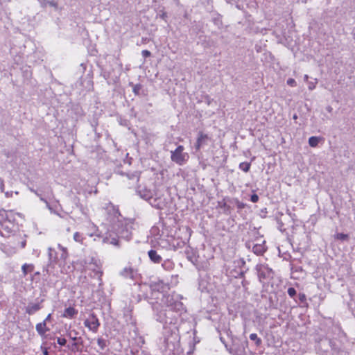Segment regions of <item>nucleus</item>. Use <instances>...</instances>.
Masks as SVG:
<instances>
[{"mask_svg": "<svg viewBox=\"0 0 355 355\" xmlns=\"http://www.w3.org/2000/svg\"><path fill=\"white\" fill-rule=\"evenodd\" d=\"M183 146H178L175 150L171 152V159L177 164L182 166L185 164L189 158L187 153L184 152Z\"/></svg>", "mask_w": 355, "mask_h": 355, "instance_id": "1", "label": "nucleus"}, {"mask_svg": "<svg viewBox=\"0 0 355 355\" xmlns=\"http://www.w3.org/2000/svg\"><path fill=\"white\" fill-rule=\"evenodd\" d=\"M84 324L90 331H92L93 332H96L100 326V322H99L97 317L94 313H92L85 320Z\"/></svg>", "mask_w": 355, "mask_h": 355, "instance_id": "2", "label": "nucleus"}, {"mask_svg": "<svg viewBox=\"0 0 355 355\" xmlns=\"http://www.w3.org/2000/svg\"><path fill=\"white\" fill-rule=\"evenodd\" d=\"M85 270H92L100 278L103 274L101 264L99 261L92 259L91 261L85 266Z\"/></svg>", "mask_w": 355, "mask_h": 355, "instance_id": "3", "label": "nucleus"}, {"mask_svg": "<svg viewBox=\"0 0 355 355\" xmlns=\"http://www.w3.org/2000/svg\"><path fill=\"white\" fill-rule=\"evenodd\" d=\"M259 277L269 278L272 275V269L269 268L267 266L261 265L258 269Z\"/></svg>", "mask_w": 355, "mask_h": 355, "instance_id": "4", "label": "nucleus"}, {"mask_svg": "<svg viewBox=\"0 0 355 355\" xmlns=\"http://www.w3.org/2000/svg\"><path fill=\"white\" fill-rule=\"evenodd\" d=\"M40 305L38 303H30L26 308V312L29 315H32L40 310Z\"/></svg>", "mask_w": 355, "mask_h": 355, "instance_id": "5", "label": "nucleus"}, {"mask_svg": "<svg viewBox=\"0 0 355 355\" xmlns=\"http://www.w3.org/2000/svg\"><path fill=\"white\" fill-rule=\"evenodd\" d=\"M36 331L39 334L43 336L47 332L49 329L46 327V320H44L42 322L38 323L36 325Z\"/></svg>", "mask_w": 355, "mask_h": 355, "instance_id": "6", "label": "nucleus"}, {"mask_svg": "<svg viewBox=\"0 0 355 355\" xmlns=\"http://www.w3.org/2000/svg\"><path fill=\"white\" fill-rule=\"evenodd\" d=\"M77 313L78 311L76 310L74 308L68 307L64 310L62 316L64 318H73Z\"/></svg>", "mask_w": 355, "mask_h": 355, "instance_id": "7", "label": "nucleus"}, {"mask_svg": "<svg viewBox=\"0 0 355 355\" xmlns=\"http://www.w3.org/2000/svg\"><path fill=\"white\" fill-rule=\"evenodd\" d=\"M149 258L152 261L159 263L162 261V257L157 253L155 250H151L148 252Z\"/></svg>", "mask_w": 355, "mask_h": 355, "instance_id": "8", "label": "nucleus"}, {"mask_svg": "<svg viewBox=\"0 0 355 355\" xmlns=\"http://www.w3.org/2000/svg\"><path fill=\"white\" fill-rule=\"evenodd\" d=\"M135 274L134 270L131 268H125L121 272V275L123 277L130 279L134 278Z\"/></svg>", "mask_w": 355, "mask_h": 355, "instance_id": "9", "label": "nucleus"}, {"mask_svg": "<svg viewBox=\"0 0 355 355\" xmlns=\"http://www.w3.org/2000/svg\"><path fill=\"white\" fill-rule=\"evenodd\" d=\"M321 140V137L313 136L309 139V144L311 147H316Z\"/></svg>", "mask_w": 355, "mask_h": 355, "instance_id": "10", "label": "nucleus"}, {"mask_svg": "<svg viewBox=\"0 0 355 355\" xmlns=\"http://www.w3.org/2000/svg\"><path fill=\"white\" fill-rule=\"evenodd\" d=\"M207 138V136L206 135L200 133L199 137L197 139L196 144V150H199L201 146L203 144L204 140L206 139Z\"/></svg>", "mask_w": 355, "mask_h": 355, "instance_id": "11", "label": "nucleus"}, {"mask_svg": "<svg viewBox=\"0 0 355 355\" xmlns=\"http://www.w3.org/2000/svg\"><path fill=\"white\" fill-rule=\"evenodd\" d=\"M22 272L24 275L26 276L28 272H32L33 270V266L31 264L25 263L22 266Z\"/></svg>", "mask_w": 355, "mask_h": 355, "instance_id": "12", "label": "nucleus"}, {"mask_svg": "<svg viewBox=\"0 0 355 355\" xmlns=\"http://www.w3.org/2000/svg\"><path fill=\"white\" fill-rule=\"evenodd\" d=\"M58 248L62 251V254L60 255V258L65 261L68 257L67 250L66 248L62 246L61 245H58Z\"/></svg>", "mask_w": 355, "mask_h": 355, "instance_id": "13", "label": "nucleus"}, {"mask_svg": "<svg viewBox=\"0 0 355 355\" xmlns=\"http://www.w3.org/2000/svg\"><path fill=\"white\" fill-rule=\"evenodd\" d=\"M250 168V163L242 162L239 164V168L244 172H248Z\"/></svg>", "mask_w": 355, "mask_h": 355, "instance_id": "14", "label": "nucleus"}, {"mask_svg": "<svg viewBox=\"0 0 355 355\" xmlns=\"http://www.w3.org/2000/svg\"><path fill=\"white\" fill-rule=\"evenodd\" d=\"M335 239L342 241H346L349 239V236L346 234L338 233L334 235Z\"/></svg>", "mask_w": 355, "mask_h": 355, "instance_id": "15", "label": "nucleus"}, {"mask_svg": "<svg viewBox=\"0 0 355 355\" xmlns=\"http://www.w3.org/2000/svg\"><path fill=\"white\" fill-rule=\"evenodd\" d=\"M31 191L32 192H33L35 195H37V196H39V197H40V200H42V202H44L46 205V207H47L49 209H51V207H50V205H49V202H47V201H46V200H45V199H44V198L41 195H40V194L37 193V191H35V190H34V189H31Z\"/></svg>", "mask_w": 355, "mask_h": 355, "instance_id": "16", "label": "nucleus"}, {"mask_svg": "<svg viewBox=\"0 0 355 355\" xmlns=\"http://www.w3.org/2000/svg\"><path fill=\"white\" fill-rule=\"evenodd\" d=\"M250 340L255 341L257 345H259L261 343V339L258 338L256 334H251L250 335Z\"/></svg>", "mask_w": 355, "mask_h": 355, "instance_id": "17", "label": "nucleus"}, {"mask_svg": "<svg viewBox=\"0 0 355 355\" xmlns=\"http://www.w3.org/2000/svg\"><path fill=\"white\" fill-rule=\"evenodd\" d=\"M73 239L75 241L82 243L83 237L79 232H76L73 234Z\"/></svg>", "mask_w": 355, "mask_h": 355, "instance_id": "18", "label": "nucleus"}, {"mask_svg": "<svg viewBox=\"0 0 355 355\" xmlns=\"http://www.w3.org/2000/svg\"><path fill=\"white\" fill-rule=\"evenodd\" d=\"M97 343L101 349H103L106 346V341L103 338H98Z\"/></svg>", "mask_w": 355, "mask_h": 355, "instance_id": "19", "label": "nucleus"}, {"mask_svg": "<svg viewBox=\"0 0 355 355\" xmlns=\"http://www.w3.org/2000/svg\"><path fill=\"white\" fill-rule=\"evenodd\" d=\"M317 84V80H315L314 82L310 81L308 83V87L309 90H313L315 88Z\"/></svg>", "mask_w": 355, "mask_h": 355, "instance_id": "20", "label": "nucleus"}, {"mask_svg": "<svg viewBox=\"0 0 355 355\" xmlns=\"http://www.w3.org/2000/svg\"><path fill=\"white\" fill-rule=\"evenodd\" d=\"M287 84L291 87H295L296 86V81L293 78H288L287 80Z\"/></svg>", "mask_w": 355, "mask_h": 355, "instance_id": "21", "label": "nucleus"}, {"mask_svg": "<svg viewBox=\"0 0 355 355\" xmlns=\"http://www.w3.org/2000/svg\"><path fill=\"white\" fill-rule=\"evenodd\" d=\"M57 342L59 345L63 346L66 344L67 340L64 338H58Z\"/></svg>", "mask_w": 355, "mask_h": 355, "instance_id": "22", "label": "nucleus"}, {"mask_svg": "<svg viewBox=\"0 0 355 355\" xmlns=\"http://www.w3.org/2000/svg\"><path fill=\"white\" fill-rule=\"evenodd\" d=\"M288 294L291 296V297H293L295 294H296V291L294 288H289L288 289Z\"/></svg>", "mask_w": 355, "mask_h": 355, "instance_id": "23", "label": "nucleus"}, {"mask_svg": "<svg viewBox=\"0 0 355 355\" xmlns=\"http://www.w3.org/2000/svg\"><path fill=\"white\" fill-rule=\"evenodd\" d=\"M254 250L256 253H261L263 252V248L261 246L254 247Z\"/></svg>", "mask_w": 355, "mask_h": 355, "instance_id": "24", "label": "nucleus"}, {"mask_svg": "<svg viewBox=\"0 0 355 355\" xmlns=\"http://www.w3.org/2000/svg\"><path fill=\"white\" fill-rule=\"evenodd\" d=\"M141 54L145 58L149 57L151 55L150 52L148 50H143Z\"/></svg>", "mask_w": 355, "mask_h": 355, "instance_id": "25", "label": "nucleus"}, {"mask_svg": "<svg viewBox=\"0 0 355 355\" xmlns=\"http://www.w3.org/2000/svg\"><path fill=\"white\" fill-rule=\"evenodd\" d=\"M259 200V196L257 194H253L251 196V201L252 202H257Z\"/></svg>", "mask_w": 355, "mask_h": 355, "instance_id": "26", "label": "nucleus"}, {"mask_svg": "<svg viewBox=\"0 0 355 355\" xmlns=\"http://www.w3.org/2000/svg\"><path fill=\"white\" fill-rule=\"evenodd\" d=\"M299 300L302 302H304L306 301V295L303 293H300L299 295Z\"/></svg>", "mask_w": 355, "mask_h": 355, "instance_id": "27", "label": "nucleus"}, {"mask_svg": "<svg viewBox=\"0 0 355 355\" xmlns=\"http://www.w3.org/2000/svg\"><path fill=\"white\" fill-rule=\"evenodd\" d=\"M110 243L112 245H118V240L116 239H112Z\"/></svg>", "mask_w": 355, "mask_h": 355, "instance_id": "28", "label": "nucleus"}, {"mask_svg": "<svg viewBox=\"0 0 355 355\" xmlns=\"http://www.w3.org/2000/svg\"><path fill=\"white\" fill-rule=\"evenodd\" d=\"M51 313H49V314L47 315V317L46 318V319L44 320H46V322L47 321H49V320L51 319Z\"/></svg>", "mask_w": 355, "mask_h": 355, "instance_id": "29", "label": "nucleus"}, {"mask_svg": "<svg viewBox=\"0 0 355 355\" xmlns=\"http://www.w3.org/2000/svg\"><path fill=\"white\" fill-rule=\"evenodd\" d=\"M49 4L51 6H54V7H56V3H55L54 1H51L49 3Z\"/></svg>", "mask_w": 355, "mask_h": 355, "instance_id": "30", "label": "nucleus"}, {"mask_svg": "<svg viewBox=\"0 0 355 355\" xmlns=\"http://www.w3.org/2000/svg\"><path fill=\"white\" fill-rule=\"evenodd\" d=\"M1 191H3V184L2 182H1Z\"/></svg>", "mask_w": 355, "mask_h": 355, "instance_id": "31", "label": "nucleus"}, {"mask_svg": "<svg viewBox=\"0 0 355 355\" xmlns=\"http://www.w3.org/2000/svg\"><path fill=\"white\" fill-rule=\"evenodd\" d=\"M308 78H309L308 75H305L304 77V80L306 81L308 80Z\"/></svg>", "mask_w": 355, "mask_h": 355, "instance_id": "32", "label": "nucleus"}, {"mask_svg": "<svg viewBox=\"0 0 355 355\" xmlns=\"http://www.w3.org/2000/svg\"><path fill=\"white\" fill-rule=\"evenodd\" d=\"M49 257H51V248H49Z\"/></svg>", "mask_w": 355, "mask_h": 355, "instance_id": "33", "label": "nucleus"}, {"mask_svg": "<svg viewBox=\"0 0 355 355\" xmlns=\"http://www.w3.org/2000/svg\"><path fill=\"white\" fill-rule=\"evenodd\" d=\"M168 306H173V303L172 302H168Z\"/></svg>", "mask_w": 355, "mask_h": 355, "instance_id": "34", "label": "nucleus"}, {"mask_svg": "<svg viewBox=\"0 0 355 355\" xmlns=\"http://www.w3.org/2000/svg\"><path fill=\"white\" fill-rule=\"evenodd\" d=\"M44 355H48V352L47 351H45L44 353Z\"/></svg>", "mask_w": 355, "mask_h": 355, "instance_id": "35", "label": "nucleus"}, {"mask_svg": "<svg viewBox=\"0 0 355 355\" xmlns=\"http://www.w3.org/2000/svg\"><path fill=\"white\" fill-rule=\"evenodd\" d=\"M328 110L330 112L331 110V107H329Z\"/></svg>", "mask_w": 355, "mask_h": 355, "instance_id": "36", "label": "nucleus"}, {"mask_svg": "<svg viewBox=\"0 0 355 355\" xmlns=\"http://www.w3.org/2000/svg\"><path fill=\"white\" fill-rule=\"evenodd\" d=\"M293 119H297V115H294Z\"/></svg>", "mask_w": 355, "mask_h": 355, "instance_id": "37", "label": "nucleus"}]
</instances>
